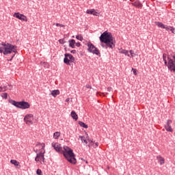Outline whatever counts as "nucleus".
Here are the masks:
<instances>
[{
    "label": "nucleus",
    "mask_w": 175,
    "mask_h": 175,
    "mask_svg": "<svg viewBox=\"0 0 175 175\" xmlns=\"http://www.w3.org/2000/svg\"><path fill=\"white\" fill-rule=\"evenodd\" d=\"M51 147H53L57 152H60L62 151V146H60V144L57 142L51 143Z\"/></svg>",
    "instance_id": "10"
},
{
    "label": "nucleus",
    "mask_w": 175,
    "mask_h": 175,
    "mask_svg": "<svg viewBox=\"0 0 175 175\" xmlns=\"http://www.w3.org/2000/svg\"><path fill=\"white\" fill-rule=\"evenodd\" d=\"M69 101H70V98H69L66 99V103H69Z\"/></svg>",
    "instance_id": "42"
},
{
    "label": "nucleus",
    "mask_w": 175,
    "mask_h": 175,
    "mask_svg": "<svg viewBox=\"0 0 175 175\" xmlns=\"http://www.w3.org/2000/svg\"><path fill=\"white\" fill-rule=\"evenodd\" d=\"M56 27H64V25L62 24H59V23H56Z\"/></svg>",
    "instance_id": "33"
},
{
    "label": "nucleus",
    "mask_w": 175,
    "mask_h": 175,
    "mask_svg": "<svg viewBox=\"0 0 175 175\" xmlns=\"http://www.w3.org/2000/svg\"><path fill=\"white\" fill-rule=\"evenodd\" d=\"M132 71H133V75L135 76H137V70H135V68H132Z\"/></svg>",
    "instance_id": "34"
},
{
    "label": "nucleus",
    "mask_w": 175,
    "mask_h": 175,
    "mask_svg": "<svg viewBox=\"0 0 175 175\" xmlns=\"http://www.w3.org/2000/svg\"><path fill=\"white\" fill-rule=\"evenodd\" d=\"M64 157L66 158V161L71 164H77V159H75V154L73 150L68 146H64Z\"/></svg>",
    "instance_id": "4"
},
{
    "label": "nucleus",
    "mask_w": 175,
    "mask_h": 175,
    "mask_svg": "<svg viewBox=\"0 0 175 175\" xmlns=\"http://www.w3.org/2000/svg\"><path fill=\"white\" fill-rule=\"evenodd\" d=\"M64 58L70 59L71 62H75V57H73L71 54H69V53L64 54Z\"/></svg>",
    "instance_id": "15"
},
{
    "label": "nucleus",
    "mask_w": 175,
    "mask_h": 175,
    "mask_svg": "<svg viewBox=\"0 0 175 175\" xmlns=\"http://www.w3.org/2000/svg\"><path fill=\"white\" fill-rule=\"evenodd\" d=\"M172 32V33L175 34V28H172V29L169 30Z\"/></svg>",
    "instance_id": "35"
},
{
    "label": "nucleus",
    "mask_w": 175,
    "mask_h": 175,
    "mask_svg": "<svg viewBox=\"0 0 175 175\" xmlns=\"http://www.w3.org/2000/svg\"><path fill=\"white\" fill-rule=\"evenodd\" d=\"M75 46H77V47H80L81 46V43L79 42H77L75 44Z\"/></svg>",
    "instance_id": "37"
},
{
    "label": "nucleus",
    "mask_w": 175,
    "mask_h": 175,
    "mask_svg": "<svg viewBox=\"0 0 175 175\" xmlns=\"http://www.w3.org/2000/svg\"><path fill=\"white\" fill-rule=\"evenodd\" d=\"M7 90H8L7 86H3V87L0 86V92H5L7 91Z\"/></svg>",
    "instance_id": "25"
},
{
    "label": "nucleus",
    "mask_w": 175,
    "mask_h": 175,
    "mask_svg": "<svg viewBox=\"0 0 175 175\" xmlns=\"http://www.w3.org/2000/svg\"><path fill=\"white\" fill-rule=\"evenodd\" d=\"M156 158H157V160L158 161L159 164H160V165L165 164V159L163 157L159 155V156H157Z\"/></svg>",
    "instance_id": "13"
},
{
    "label": "nucleus",
    "mask_w": 175,
    "mask_h": 175,
    "mask_svg": "<svg viewBox=\"0 0 175 175\" xmlns=\"http://www.w3.org/2000/svg\"><path fill=\"white\" fill-rule=\"evenodd\" d=\"M10 162H11V164H13L14 165H15L16 167H21L20 162L17 161L16 160L12 159Z\"/></svg>",
    "instance_id": "21"
},
{
    "label": "nucleus",
    "mask_w": 175,
    "mask_h": 175,
    "mask_svg": "<svg viewBox=\"0 0 175 175\" xmlns=\"http://www.w3.org/2000/svg\"><path fill=\"white\" fill-rule=\"evenodd\" d=\"M76 38H77V40H79V41H83V40L82 35L77 36Z\"/></svg>",
    "instance_id": "27"
},
{
    "label": "nucleus",
    "mask_w": 175,
    "mask_h": 175,
    "mask_svg": "<svg viewBox=\"0 0 175 175\" xmlns=\"http://www.w3.org/2000/svg\"><path fill=\"white\" fill-rule=\"evenodd\" d=\"M156 25L159 28H161V29L168 27L167 25H165V24L162 23L161 22H156Z\"/></svg>",
    "instance_id": "16"
},
{
    "label": "nucleus",
    "mask_w": 175,
    "mask_h": 175,
    "mask_svg": "<svg viewBox=\"0 0 175 175\" xmlns=\"http://www.w3.org/2000/svg\"><path fill=\"white\" fill-rule=\"evenodd\" d=\"M76 44L75 40H70L68 41V46L71 47L72 49H75V44Z\"/></svg>",
    "instance_id": "18"
},
{
    "label": "nucleus",
    "mask_w": 175,
    "mask_h": 175,
    "mask_svg": "<svg viewBox=\"0 0 175 175\" xmlns=\"http://www.w3.org/2000/svg\"><path fill=\"white\" fill-rule=\"evenodd\" d=\"M33 120V115L31 113L27 114L25 118H23V121L26 122L27 125H31L32 121Z\"/></svg>",
    "instance_id": "8"
},
{
    "label": "nucleus",
    "mask_w": 175,
    "mask_h": 175,
    "mask_svg": "<svg viewBox=\"0 0 175 175\" xmlns=\"http://www.w3.org/2000/svg\"><path fill=\"white\" fill-rule=\"evenodd\" d=\"M59 94H60V92L59 90L51 91V96H53V97H56L57 96H58Z\"/></svg>",
    "instance_id": "19"
},
{
    "label": "nucleus",
    "mask_w": 175,
    "mask_h": 175,
    "mask_svg": "<svg viewBox=\"0 0 175 175\" xmlns=\"http://www.w3.org/2000/svg\"><path fill=\"white\" fill-rule=\"evenodd\" d=\"M10 103H11L12 105L15 106L16 108L21 109L23 110L30 108V104L25 101L16 102L11 100H10Z\"/></svg>",
    "instance_id": "6"
},
{
    "label": "nucleus",
    "mask_w": 175,
    "mask_h": 175,
    "mask_svg": "<svg viewBox=\"0 0 175 175\" xmlns=\"http://www.w3.org/2000/svg\"><path fill=\"white\" fill-rule=\"evenodd\" d=\"M17 53V46L16 45L11 44L5 42L0 43V54H3L5 56L10 57L8 61H12V59L15 57Z\"/></svg>",
    "instance_id": "1"
},
{
    "label": "nucleus",
    "mask_w": 175,
    "mask_h": 175,
    "mask_svg": "<svg viewBox=\"0 0 175 175\" xmlns=\"http://www.w3.org/2000/svg\"><path fill=\"white\" fill-rule=\"evenodd\" d=\"M98 146V142H96V144H94V148H97Z\"/></svg>",
    "instance_id": "40"
},
{
    "label": "nucleus",
    "mask_w": 175,
    "mask_h": 175,
    "mask_svg": "<svg viewBox=\"0 0 175 175\" xmlns=\"http://www.w3.org/2000/svg\"><path fill=\"white\" fill-rule=\"evenodd\" d=\"M59 43H60L61 44H64V43H66V41H64V39H60L59 40Z\"/></svg>",
    "instance_id": "32"
},
{
    "label": "nucleus",
    "mask_w": 175,
    "mask_h": 175,
    "mask_svg": "<svg viewBox=\"0 0 175 175\" xmlns=\"http://www.w3.org/2000/svg\"><path fill=\"white\" fill-rule=\"evenodd\" d=\"M75 53H77V51H75V50L71 51L72 54H75Z\"/></svg>",
    "instance_id": "41"
},
{
    "label": "nucleus",
    "mask_w": 175,
    "mask_h": 175,
    "mask_svg": "<svg viewBox=\"0 0 175 175\" xmlns=\"http://www.w3.org/2000/svg\"><path fill=\"white\" fill-rule=\"evenodd\" d=\"M45 144L44 143H38L36 144V157L34 159L36 162H40V163H44V154H45Z\"/></svg>",
    "instance_id": "3"
},
{
    "label": "nucleus",
    "mask_w": 175,
    "mask_h": 175,
    "mask_svg": "<svg viewBox=\"0 0 175 175\" xmlns=\"http://www.w3.org/2000/svg\"><path fill=\"white\" fill-rule=\"evenodd\" d=\"M162 29H165L166 31H170L172 29H174V27H173L172 26H167V27H163V28H162Z\"/></svg>",
    "instance_id": "26"
},
{
    "label": "nucleus",
    "mask_w": 175,
    "mask_h": 175,
    "mask_svg": "<svg viewBox=\"0 0 175 175\" xmlns=\"http://www.w3.org/2000/svg\"><path fill=\"white\" fill-rule=\"evenodd\" d=\"M131 2L132 6H134L137 9H142V8H143V4H142L141 1L139 0L131 1Z\"/></svg>",
    "instance_id": "11"
},
{
    "label": "nucleus",
    "mask_w": 175,
    "mask_h": 175,
    "mask_svg": "<svg viewBox=\"0 0 175 175\" xmlns=\"http://www.w3.org/2000/svg\"><path fill=\"white\" fill-rule=\"evenodd\" d=\"M171 124H172V120H167V121L166 122V124L164 126V128L165 129L166 131L172 133L173 129H172Z\"/></svg>",
    "instance_id": "12"
},
{
    "label": "nucleus",
    "mask_w": 175,
    "mask_h": 175,
    "mask_svg": "<svg viewBox=\"0 0 175 175\" xmlns=\"http://www.w3.org/2000/svg\"><path fill=\"white\" fill-rule=\"evenodd\" d=\"M86 13L88 14H92L94 16H98V15L99 14L98 12H97L95 10L92 9V10H87Z\"/></svg>",
    "instance_id": "14"
},
{
    "label": "nucleus",
    "mask_w": 175,
    "mask_h": 175,
    "mask_svg": "<svg viewBox=\"0 0 175 175\" xmlns=\"http://www.w3.org/2000/svg\"><path fill=\"white\" fill-rule=\"evenodd\" d=\"M64 64H66V65H70V62H71V60H70V59H68L67 57H64Z\"/></svg>",
    "instance_id": "24"
},
{
    "label": "nucleus",
    "mask_w": 175,
    "mask_h": 175,
    "mask_svg": "<svg viewBox=\"0 0 175 175\" xmlns=\"http://www.w3.org/2000/svg\"><path fill=\"white\" fill-rule=\"evenodd\" d=\"M60 137V132L53 133V139H58Z\"/></svg>",
    "instance_id": "22"
},
{
    "label": "nucleus",
    "mask_w": 175,
    "mask_h": 175,
    "mask_svg": "<svg viewBox=\"0 0 175 175\" xmlns=\"http://www.w3.org/2000/svg\"><path fill=\"white\" fill-rule=\"evenodd\" d=\"M71 118H73V120H75V121H77L78 116L75 111H71Z\"/></svg>",
    "instance_id": "20"
},
{
    "label": "nucleus",
    "mask_w": 175,
    "mask_h": 175,
    "mask_svg": "<svg viewBox=\"0 0 175 175\" xmlns=\"http://www.w3.org/2000/svg\"><path fill=\"white\" fill-rule=\"evenodd\" d=\"M164 64L167 66V69L170 72H174L175 73V55H172L171 57L167 56V54H163V55Z\"/></svg>",
    "instance_id": "5"
},
{
    "label": "nucleus",
    "mask_w": 175,
    "mask_h": 175,
    "mask_svg": "<svg viewBox=\"0 0 175 175\" xmlns=\"http://www.w3.org/2000/svg\"><path fill=\"white\" fill-rule=\"evenodd\" d=\"M36 174L42 175V170L40 169L36 170Z\"/></svg>",
    "instance_id": "31"
},
{
    "label": "nucleus",
    "mask_w": 175,
    "mask_h": 175,
    "mask_svg": "<svg viewBox=\"0 0 175 175\" xmlns=\"http://www.w3.org/2000/svg\"><path fill=\"white\" fill-rule=\"evenodd\" d=\"M112 88L111 87L107 88V92H111Z\"/></svg>",
    "instance_id": "39"
},
{
    "label": "nucleus",
    "mask_w": 175,
    "mask_h": 175,
    "mask_svg": "<svg viewBox=\"0 0 175 175\" xmlns=\"http://www.w3.org/2000/svg\"><path fill=\"white\" fill-rule=\"evenodd\" d=\"M79 138H81V142H84L85 144H88L87 140L84 139V137H83V136H79Z\"/></svg>",
    "instance_id": "28"
},
{
    "label": "nucleus",
    "mask_w": 175,
    "mask_h": 175,
    "mask_svg": "<svg viewBox=\"0 0 175 175\" xmlns=\"http://www.w3.org/2000/svg\"><path fill=\"white\" fill-rule=\"evenodd\" d=\"M46 65V62H41V66H42L45 67Z\"/></svg>",
    "instance_id": "36"
},
{
    "label": "nucleus",
    "mask_w": 175,
    "mask_h": 175,
    "mask_svg": "<svg viewBox=\"0 0 175 175\" xmlns=\"http://www.w3.org/2000/svg\"><path fill=\"white\" fill-rule=\"evenodd\" d=\"M79 125L81 126V127H83V129H88V126L85 124L83 122L79 121Z\"/></svg>",
    "instance_id": "23"
},
{
    "label": "nucleus",
    "mask_w": 175,
    "mask_h": 175,
    "mask_svg": "<svg viewBox=\"0 0 175 175\" xmlns=\"http://www.w3.org/2000/svg\"><path fill=\"white\" fill-rule=\"evenodd\" d=\"M1 97H2V98L7 99L8 98V94L7 93L1 94Z\"/></svg>",
    "instance_id": "30"
},
{
    "label": "nucleus",
    "mask_w": 175,
    "mask_h": 175,
    "mask_svg": "<svg viewBox=\"0 0 175 175\" xmlns=\"http://www.w3.org/2000/svg\"><path fill=\"white\" fill-rule=\"evenodd\" d=\"M86 46L87 47H88L87 51H88L89 53H92V54L98 56L100 55L99 50L96 46H94V45L92 44V42H89L88 43H87Z\"/></svg>",
    "instance_id": "7"
},
{
    "label": "nucleus",
    "mask_w": 175,
    "mask_h": 175,
    "mask_svg": "<svg viewBox=\"0 0 175 175\" xmlns=\"http://www.w3.org/2000/svg\"><path fill=\"white\" fill-rule=\"evenodd\" d=\"M119 53L124 54V55H126V57H130L129 51H126L125 49H122V50L119 51Z\"/></svg>",
    "instance_id": "17"
},
{
    "label": "nucleus",
    "mask_w": 175,
    "mask_h": 175,
    "mask_svg": "<svg viewBox=\"0 0 175 175\" xmlns=\"http://www.w3.org/2000/svg\"><path fill=\"white\" fill-rule=\"evenodd\" d=\"M85 87L87 89H92V86L90 85H86Z\"/></svg>",
    "instance_id": "38"
},
{
    "label": "nucleus",
    "mask_w": 175,
    "mask_h": 175,
    "mask_svg": "<svg viewBox=\"0 0 175 175\" xmlns=\"http://www.w3.org/2000/svg\"><path fill=\"white\" fill-rule=\"evenodd\" d=\"M13 17H15L17 19H19V20H21V21H23V22H27V16H25L24 14H21L19 12L14 13Z\"/></svg>",
    "instance_id": "9"
},
{
    "label": "nucleus",
    "mask_w": 175,
    "mask_h": 175,
    "mask_svg": "<svg viewBox=\"0 0 175 175\" xmlns=\"http://www.w3.org/2000/svg\"><path fill=\"white\" fill-rule=\"evenodd\" d=\"M100 41L102 43L105 44H101L102 47L103 48H109L111 49H114L115 47V42L113 40V36H111L110 32L108 31H104L103 33L100 36Z\"/></svg>",
    "instance_id": "2"
},
{
    "label": "nucleus",
    "mask_w": 175,
    "mask_h": 175,
    "mask_svg": "<svg viewBox=\"0 0 175 175\" xmlns=\"http://www.w3.org/2000/svg\"><path fill=\"white\" fill-rule=\"evenodd\" d=\"M129 53H130L129 55H131V57H135V51H133V50H131V51H129Z\"/></svg>",
    "instance_id": "29"
}]
</instances>
